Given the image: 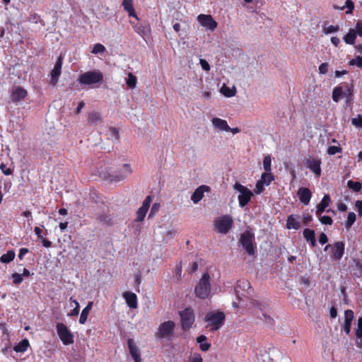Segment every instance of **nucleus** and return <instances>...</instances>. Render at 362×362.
<instances>
[{
	"label": "nucleus",
	"instance_id": "e2e57ef3",
	"mask_svg": "<svg viewBox=\"0 0 362 362\" xmlns=\"http://www.w3.org/2000/svg\"><path fill=\"white\" fill-rule=\"evenodd\" d=\"M152 199L151 196H147L142 203L141 207L148 210Z\"/></svg>",
	"mask_w": 362,
	"mask_h": 362
},
{
	"label": "nucleus",
	"instance_id": "13d9d810",
	"mask_svg": "<svg viewBox=\"0 0 362 362\" xmlns=\"http://www.w3.org/2000/svg\"><path fill=\"white\" fill-rule=\"evenodd\" d=\"M12 278L13 279V284H20L23 281V276L22 275L14 273L12 274Z\"/></svg>",
	"mask_w": 362,
	"mask_h": 362
},
{
	"label": "nucleus",
	"instance_id": "8fccbe9b",
	"mask_svg": "<svg viewBox=\"0 0 362 362\" xmlns=\"http://www.w3.org/2000/svg\"><path fill=\"white\" fill-rule=\"evenodd\" d=\"M105 51V47L100 43H98L94 45L93 49L92 50V53L97 54L103 53Z\"/></svg>",
	"mask_w": 362,
	"mask_h": 362
},
{
	"label": "nucleus",
	"instance_id": "864d4df0",
	"mask_svg": "<svg viewBox=\"0 0 362 362\" xmlns=\"http://www.w3.org/2000/svg\"><path fill=\"white\" fill-rule=\"evenodd\" d=\"M350 65H356L359 68H362V57L357 56L355 59L349 61Z\"/></svg>",
	"mask_w": 362,
	"mask_h": 362
},
{
	"label": "nucleus",
	"instance_id": "7ed1b4c3",
	"mask_svg": "<svg viewBox=\"0 0 362 362\" xmlns=\"http://www.w3.org/2000/svg\"><path fill=\"white\" fill-rule=\"evenodd\" d=\"M103 80V75L99 70L86 71L82 74L78 78V81L81 84L88 86L101 83Z\"/></svg>",
	"mask_w": 362,
	"mask_h": 362
},
{
	"label": "nucleus",
	"instance_id": "0e129e2a",
	"mask_svg": "<svg viewBox=\"0 0 362 362\" xmlns=\"http://www.w3.org/2000/svg\"><path fill=\"white\" fill-rule=\"evenodd\" d=\"M159 208H160L159 204H156V203L153 204L151 207L148 217L150 218V217L153 216L154 215V214L158 212L159 210Z\"/></svg>",
	"mask_w": 362,
	"mask_h": 362
},
{
	"label": "nucleus",
	"instance_id": "5fc2aeb1",
	"mask_svg": "<svg viewBox=\"0 0 362 362\" xmlns=\"http://www.w3.org/2000/svg\"><path fill=\"white\" fill-rule=\"evenodd\" d=\"M264 183L262 182V181H261L260 180H258L255 185V192L256 194L262 193L264 189Z\"/></svg>",
	"mask_w": 362,
	"mask_h": 362
},
{
	"label": "nucleus",
	"instance_id": "774afa93",
	"mask_svg": "<svg viewBox=\"0 0 362 362\" xmlns=\"http://www.w3.org/2000/svg\"><path fill=\"white\" fill-rule=\"evenodd\" d=\"M327 241H328L327 236L326 235V234H325V233H322L320 235V236H319V242H320L322 245H324V244H325Z\"/></svg>",
	"mask_w": 362,
	"mask_h": 362
},
{
	"label": "nucleus",
	"instance_id": "412c9836",
	"mask_svg": "<svg viewBox=\"0 0 362 362\" xmlns=\"http://www.w3.org/2000/svg\"><path fill=\"white\" fill-rule=\"evenodd\" d=\"M123 297L124 298L126 303L129 308H137V297L135 293L127 291L123 293Z\"/></svg>",
	"mask_w": 362,
	"mask_h": 362
},
{
	"label": "nucleus",
	"instance_id": "b1692460",
	"mask_svg": "<svg viewBox=\"0 0 362 362\" xmlns=\"http://www.w3.org/2000/svg\"><path fill=\"white\" fill-rule=\"evenodd\" d=\"M331 202L330 197L328 194H325L321 202L317 206L316 209V215L320 216L322 215L325 211V209L329 206Z\"/></svg>",
	"mask_w": 362,
	"mask_h": 362
},
{
	"label": "nucleus",
	"instance_id": "6ab92c4d",
	"mask_svg": "<svg viewBox=\"0 0 362 362\" xmlns=\"http://www.w3.org/2000/svg\"><path fill=\"white\" fill-rule=\"evenodd\" d=\"M354 319V312L351 310H346L344 312V324L343 325V330L349 334L351 331V322Z\"/></svg>",
	"mask_w": 362,
	"mask_h": 362
},
{
	"label": "nucleus",
	"instance_id": "680f3d73",
	"mask_svg": "<svg viewBox=\"0 0 362 362\" xmlns=\"http://www.w3.org/2000/svg\"><path fill=\"white\" fill-rule=\"evenodd\" d=\"M328 64L327 63H322L319 66V72L321 74H325L328 71Z\"/></svg>",
	"mask_w": 362,
	"mask_h": 362
},
{
	"label": "nucleus",
	"instance_id": "ddd939ff",
	"mask_svg": "<svg viewBox=\"0 0 362 362\" xmlns=\"http://www.w3.org/2000/svg\"><path fill=\"white\" fill-rule=\"evenodd\" d=\"M62 66V57H58V59L54 65V67L51 73L50 83L52 86H55L58 82L59 76L61 74V69Z\"/></svg>",
	"mask_w": 362,
	"mask_h": 362
},
{
	"label": "nucleus",
	"instance_id": "9b49d317",
	"mask_svg": "<svg viewBox=\"0 0 362 362\" xmlns=\"http://www.w3.org/2000/svg\"><path fill=\"white\" fill-rule=\"evenodd\" d=\"M199 23L204 27L213 31L217 27V23L213 19L211 15L200 14L197 17Z\"/></svg>",
	"mask_w": 362,
	"mask_h": 362
},
{
	"label": "nucleus",
	"instance_id": "2eb2a0df",
	"mask_svg": "<svg viewBox=\"0 0 362 362\" xmlns=\"http://www.w3.org/2000/svg\"><path fill=\"white\" fill-rule=\"evenodd\" d=\"M307 167L312 170L317 177H319L321 173L320 164L321 161L320 159L316 158H308L306 160Z\"/></svg>",
	"mask_w": 362,
	"mask_h": 362
},
{
	"label": "nucleus",
	"instance_id": "dca6fc26",
	"mask_svg": "<svg viewBox=\"0 0 362 362\" xmlns=\"http://www.w3.org/2000/svg\"><path fill=\"white\" fill-rule=\"evenodd\" d=\"M129 352L135 362H141L140 352L133 339L127 341Z\"/></svg>",
	"mask_w": 362,
	"mask_h": 362
},
{
	"label": "nucleus",
	"instance_id": "bb28decb",
	"mask_svg": "<svg viewBox=\"0 0 362 362\" xmlns=\"http://www.w3.org/2000/svg\"><path fill=\"white\" fill-rule=\"evenodd\" d=\"M357 35H358L356 30L354 28H350L347 34L343 37V40L348 45H354Z\"/></svg>",
	"mask_w": 362,
	"mask_h": 362
},
{
	"label": "nucleus",
	"instance_id": "f704fd0d",
	"mask_svg": "<svg viewBox=\"0 0 362 362\" xmlns=\"http://www.w3.org/2000/svg\"><path fill=\"white\" fill-rule=\"evenodd\" d=\"M29 346V342L27 339H23L14 346V351L16 352H24Z\"/></svg>",
	"mask_w": 362,
	"mask_h": 362
},
{
	"label": "nucleus",
	"instance_id": "49530a36",
	"mask_svg": "<svg viewBox=\"0 0 362 362\" xmlns=\"http://www.w3.org/2000/svg\"><path fill=\"white\" fill-rule=\"evenodd\" d=\"M339 30V25H329L327 27L323 26V32L325 34H330L333 33H337Z\"/></svg>",
	"mask_w": 362,
	"mask_h": 362
},
{
	"label": "nucleus",
	"instance_id": "72a5a7b5",
	"mask_svg": "<svg viewBox=\"0 0 362 362\" xmlns=\"http://www.w3.org/2000/svg\"><path fill=\"white\" fill-rule=\"evenodd\" d=\"M356 335L357 339H359L357 341V346L361 348L362 344V317L358 320V329Z\"/></svg>",
	"mask_w": 362,
	"mask_h": 362
},
{
	"label": "nucleus",
	"instance_id": "c03bdc74",
	"mask_svg": "<svg viewBox=\"0 0 362 362\" xmlns=\"http://www.w3.org/2000/svg\"><path fill=\"white\" fill-rule=\"evenodd\" d=\"M148 211V209L140 207L139 208L138 211H136V221H142L144 218H145L146 213Z\"/></svg>",
	"mask_w": 362,
	"mask_h": 362
},
{
	"label": "nucleus",
	"instance_id": "79ce46f5",
	"mask_svg": "<svg viewBox=\"0 0 362 362\" xmlns=\"http://www.w3.org/2000/svg\"><path fill=\"white\" fill-rule=\"evenodd\" d=\"M70 302L71 303H73L75 305V308L72 310L71 313L68 314V316H76L79 313V303L78 301L75 299H74L72 297L70 298Z\"/></svg>",
	"mask_w": 362,
	"mask_h": 362
},
{
	"label": "nucleus",
	"instance_id": "6e6552de",
	"mask_svg": "<svg viewBox=\"0 0 362 362\" xmlns=\"http://www.w3.org/2000/svg\"><path fill=\"white\" fill-rule=\"evenodd\" d=\"M233 222L230 216L225 215L214 221V226L220 233L226 234L231 228Z\"/></svg>",
	"mask_w": 362,
	"mask_h": 362
},
{
	"label": "nucleus",
	"instance_id": "4be33fe9",
	"mask_svg": "<svg viewBox=\"0 0 362 362\" xmlns=\"http://www.w3.org/2000/svg\"><path fill=\"white\" fill-rule=\"evenodd\" d=\"M346 91L344 92V95L346 97V105L350 106L354 103V86L352 84L346 83Z\"/></svg>",
	"mask_w": 362,
	"mask_h": 362
},
{
	"label": "nucleus",
	"instance_id": "c756f323",
	"mask_svg": "<svg viewBox=\"0 0 362 362\" xmlns=\"http://www.w3.org/2000/svg\"><path fill=\"white\" fill-rule=\"evenodd\" d=\"M286 226L288 229L298 230L300 228V222L296 218L294 215H291L288 217L286 221Z\"/></svg>",
	"mask_w": 362,
	"mask_h": 362
},
{
	"label": "nucleus",
	"instance_id": "f8f14e48",
	"mask_svg": "<svg viewBox=\"0 0 362 362\" xmlns=\"http://www.w3.org/2000/svg\"><path fill=\"white\" fill-rule=\"evenodd\" d=\"M345 250L344 243L341 241L336 242L332 247V258L334 260H339Z\"/></svg>",
	"mask_w": 362,
	"mask_h": 362
},
{
	"label": "nucleus",
	"instance_id": "58836bf2",
	"mask_svg": "<svg viewBox=\"0 0 362 362\" xmlns=\"http://www.w3.org/2000/svg\"><path fill=\"white\" fill-rule=\"evenodd\" d=\"M274 180V176L269 172H265L262 174L260 180L262 181L265 185H269Z\"/></svg>",
	"mask_w": 362,
	"mask_h": 362
},
{
	"label": "nucleus",
	"instance_id": "5701e85b",
	"mask_svg": "<svg viewBox=\"0 0 362 362\" xmlns=\"http://www.w3.org/2000/svg\"><path fill=\"white\" fill-rule=\"evenodd\" d=\"M134 29L142 38L146 41L147 37L150 33V27L148 25H136Z\"/></svg>",
	"mask_w": 362,
	"mask_h": 362
},
{
	"label": "nucleus",
	"instance_id": "423d86ee",
	"mask_svg": "<svg viewBox=\"0 0 362 362\" xmlns=\"http://www.w3.org/2000/svg\"><path fill=\"white\" fill-rule=\"evenodd\" d=\"M233 189L240 193L238 197L239 206L243 208L251 200V198L252 197V192H251L250 189L242 185L239 182L235 183V185H233Z\"/></svg>",
	"mask_w": 362,
	"mask_h": 362
},
{
	"label": "nucleus",
	"instance_id": "de8ad7c7",
	"mask_svg": "<svg viewBox=\"0 0 362 362\" xmlns=\"http://www.w3.org/2000/svg\"><path fill=\"white\" fill-rule=\"evenodd\" d=\"M319 221L321 222V223L325 225H332V218L329 216H317Z\"/></svg>",
	"mask_w": 362,
	"mask_h": 362
},
{
	"label": "nucleus",
	"instance_id": "aec40b11",
	"mask_svg": "<svg viewBox=\"0 0 362 362\" xmlns=\"http://www.w3.org/2000/svg\"><path fill=\"white\" fill-rule=\"evenodd\" d=\"M211 122L213 126L220 131L229 132L230 130V127L228 126L227 122L224 119L214 117L212 119Z\"/></svg>",
	"mask_w": 362,
	"mask_h": 362
},
{
	"label": "nucleus",
	"instance_id": "ea45409f",
	"mask_svg": "<svg viewBox=\"0 0 362 362\" xmlns=\"http://www.w3.org/2000/svg\"><path fill=\"white\" fill-rule=\"evenodd\" d=\"M263 166L265 172H271L272 170V158L270 156H266L263 160Z\"/></svg>",
	"mask_w": 362,
	"mask_h": 362
},
{
	"label": "nucleus",
	"instance_id": "603ef678",
	"mask_svg": "<svg viewBox=\"0 0 362 362\" xmlns=\"http://www.w3.org/2000/svg\"><path fill=\"white\" fill-rule=\"evenodd\" d=\"M259 318L264 321L268 326L272 327L274 324V320L269 315L266 314H262V317H259Z\"/></svg>",
	"mask_w": 362,
	"mask_h": 362
},
{
	"label": "nucleus",
	"instance_id": "6e6d98bb",
	"mask_svg": "<svg viewBox=\"0 0 362 362\" xmlns=\"http://www.w3.org/2000/svg\"><path fill=\"white\" fill-rule=\"evenodd\" d=\"M351 123L357 127H362V115H358L357 117L352 118Z\"/></svg>",
	"mask_w": 362,
	"mask_h": 362
},
{
	"label": "nucleus",
	"instance_id": "4d7b16f0",
	"mask_svg": "<svg viewBox=\"0 0 362 362\" xmlns=\"http://www.w3.org/2000/svg\"><path fill=\"white\" fill-rule=\"evenodd\" d=\"M341 151V148L339 146H332L327 149V153L329 155H334Z\"/></svg>",
	"mask_w": 362,
	"mask_h": 362
},
{
	"label": "nucleus",
	"instance_id": "393cba45",
	"mask_svg": "<svg viewBox=\"0 0 362 362\" xmlns=\"http://www.w3.org/2000/svg\"><path fill=\"white\" fill-rule=\"evenodd\" d=\"M27 95V91L21 87L16 88L11 95L12 100L14 102L24 99Z\"/></svg>",
	"mask_w": 362,
	"mask_h": 362
},
{
	"label": "nucleus",
	"instance_id": "20e7f679",
	"mask_svg": "<svg viewBox=\"0 0 362 362\" xmlns=\"http://www.w3.org/2000/svg\"><path fill=\"white\" fill-rule=\"evenodd\" d=\"M209 281L210 276L209 273H205L194 289L195 294L197 297L202 299H205L209 296L211 291Z\"/></svg>",
	"mask_w": 362,
	"mask_h": 362
},
{
	"label": "nucleus",
	"instance_id": "bf43d9fd",
	"mask_svg": "<svg viewBox=\"0 0 362 362\" xmlns=\"http://www.w3.org/2000/svg\"><path fill=\"white\" fill-rule=\"evenodd\" d=\"M354 29L356 30L358 36L362 37V19L356 22Z\"/></svg>",
	"mask_w": 362,
	"mask_h": 362
},
{
	"label": "nucleus",
	"instance_id": "4c0bfd02",
	"mask_svg": "<svg viewBox=\"0 0 362 362\" xmlns=\"http://www.w3.org/2000/svg\"><path fill=\"white\" fill-rule=\"evenodd\" d=\"M136 82H137L136 77L134 75H133V74L129 73L128 74V78L126 81V83H127V86L130 88L133 89V88H134L136 87Z\"/></svg>",
	"mask_w": 362,
	"mask_h": 362
},
{
	"label": "nucleus",
	"instance_id": "2f4dec72",
	"mask_svg": "<svg viewBox=\"0 0 362 362\" xmlns=\"http://www.w3.org/2000/svg\"><path fill=\"white\" fill-rule=\"evenodd\" d=\"M344 95V90L341 86H337L332 90V100L338 103L340 98Z\"/></svg>",
	"mask_w": 362,
	"mask_h": 362
},
{
	"label": "nucleus",
	"instance_id": "37998d69",
	"mask_svg": "<svg viewBox=\"0 0 362 362\" xmlns=\"http://www.w3.org/2000/svg\"><path fill=\"white\" fill-rule=\"evenodd\" d=\"M356 218V216L354 212H349L347 216V220L346 221L345 226L346 228H349L354 224Z\"/></svg>",
	"mask_w": 362,
	"mask_h": 362
},
{
	"label": "nucleus",
	"instance_id": "a211bd4d",
	"mask_svg": "<svg viewBox=\"0 0 362 362\" xmlns=\"http://www.w3.org/2000/svg\"><path fill=\"white\" fill-rule=\"evenodd\" d=\"M300 201L305 205H308L310 201L312 193L308 188L300 187L298 191Z\"/></svg>",
	"mask_w": 362,
	"mask_h": 362
},
{
	"label": "nucleus",
	"instance_id": "3c124183",
	"mask_svg": "<svg viewBox=\"0 0 362 362\" xmlns=\"http://www.w3.org/2000/svg\"><path fill=\"white\" fill-rule=\"evenodd\" d=\"M90 310H88V309H83L79 318V322L81 324H84L86 322Z\"/></svg>",
	"mask_w": 362,
	"mask_h": 362
},
{
	"label": "nucleus",
	"instance_id": "338daca9",
	"mask_svg": "<svg viewBox=\"0 0 362 362\" xmlns=\"http://www.w3.org/2000/svg\"><path fill=\"white\" fill-rule=\"evenodd\" d=\"M100 221L103 222V223L110 224L111 218L109 216L107 215H102L100 216Z\"/></svg>",
	"mask_w": 362,
	"mask_h": 362
},
{
	"label": "nucleus",
	"instance_id": "a18cd8bd",
	"mask_svg": "<svg viewBox=\"0 0 362 362\" xmlns=\"http://www.w3.org/2000/svg\"><path fill=\"white\" fill-rule=\"evenodd\" d=\"M176 235H177V230L175 229L168 230L165 232V235L163 236V242H168L170 239H172L174 237H175Z\"/></svg>",
	"mask_w": 362,
	"mask_h": 362
},
{
	"label": "nucleus",
	"instance_id": "f257e3e1",
	"mask_svg": "<svg viewBox=\"0 0 362 362\" xmlns=\"http://www.w3.org/2000/svg\"><path fill=\"white\" fill-rule=\"evenodd\" d=\"M132 171L129 164H124L117 171L110 170V172H101L100 176L103 179L110 180L111 181L119 182L132 174Z\"/></svg>",
	"mask_w": 362,
	"mask_h": 362
},
{
	"label": "nucleus",
	"instance_id": "7c9ffc66",
	"mask_svg": "<svg viewBox=\"0 0 362 362\" xmlns=\"http://www.w3.org/2000/svg\"><path fill=\"white\" fill-rule=\"evenodd\" d=\"M333 8L335 10H344L345 8H347V11L346 13L349 14L351 13L354 9V4L351 0H346L345 5L340 7L336 5H334Z\"/></svg>",
	"mask_w": 362,
	"mask_h": 362
},
{
	"label": "nucleus",
	"instance_id": "cd10ccee",
	"mask_svg": "<svg viewBox=\"0 0 362 362\" xmlns=\"http://www.w3.org/2000/svg\"><path fill=\"white\" fill-rule=\"evenodd\" d=\"M103 118L100 114L98 112H91L88 114V122L90 125H97L101 123Z\"/></svg>",
	"mask_w": 362,
	"mask_h": 362
},
{
	"label": "nucleus",
	"instance_id": "473e14b6",
	"mask_svg": "<svg viewBox=\"0 0 362 362\" xmlns=\"http://www.w3.org/2000/svg\"><path fill=\"white\" fill-rule=\"evenodd\" d=\"M207 338L204 335H200L197 338V343L200 344V349L203 351H206L209 349L211 344L209 343H204L206 341Z\"/></svg>",
	"mask_w": 362,
	"mask_h": 362
},
{
	"label": "nucleus",
	"instance_id": "4468645a",
	"mask_svg": "<svg viewBox=\"0 0 362 362\" xmlns=\"http://www.w3.org/2000/svg\"><path fill=\"white\" fill-rule=\"evenodd\" d=\"M252 287L250 284L247 280H240L237 283V286L235 288V292L238 298H241V296H245L243 293L240 294V291H245L247 294H250Z\"/></svg>",
	"mask_w": 362,
	"mask_h": 362
},
{
	"label": "nucleus",
	"instance_id": "a878e982",
	"mask_svg": "<svg viewBox=\"0 0 362 362\" xmlns=\"http://www.w3.org/2000/svg\"><path fill=\"white\" fill-rule=\"evenodd\" d=\"M303 237L307 242H309L311 247H314L316 245L315 233L313 230L305 228L303 230Z\"/></svg>",
	"mask_w": 362,
	"mask_h": 362
},
{
	"label": "nucleus",
	"instance_id": "0eeeda50",
	"mask_svg": "<svg viewBox=\"0 0 362 362\" xmlns=\"http://www.w3.org/2000/svg\"><path fill=\"white\" fill-rule=\"evenodd\" d=\"M56 328L57 334L64 345H69L74 343V335L64 323L58 322Z\"/></svg>",
	"mask_w": 362,
	"mask_h": 362
},
{
	"label": "nucleus",
	"instance_id": "a19ab883",
	"mask_svg": "<svg viewBox=\"0 0 362 362\" xmlns=\"http://www.w3.org/2000/svg\"><path fill=\"white\" fill-rule=\"evenodd\" d=\"M107 134L110 139L112 141H117L119 139V132L116 128L111 127L107 131Z\"/></svg>",
	"mask_w": 362,
	"mask_h": 362
},
{
	"label": "nucleus",
	"instance_id": "052dcab7",
	"mask_svg": "<svg viewBox=\"0 0 362 362\" xmlns=\"http://www.w3.org/2000/svg\"><path fill=\"white\" fill-rule=\"evenodd\" d=\"M199 63L203 70L206 71L210 70V65L205 59H200Z\"/></svg>",
	"mask_w": 362,
	"mask_h": 362
},
{
	"label": "nucleus",
	"instance_id": "f3484780",
	"mask_svg": "<svg viewBox=\"0 0 362 362\" xmlns=\"http://www.w3.org/2000/svg\"><path fill=\"white\" fill-rule=\"evenodd\" d=\"M209 190V187L206 185H201L197 187L195 191L193 192L191 197L192 201L194 204H197L204 197V192H208Z\"/></svg>",
	"mask_w": 362,
	"mask_h": 362
},
{
	"label": "nucleus",
	"instance_id": "e433bc0d",
	"mask_svg": "<svg viewBox=\"0 0 362 362\" xmlns=\"http://www.w3.org/2000/svg\"><path fill=\"white\" fill-rule=\"evenodd\" d=\"M347 186L349 189H351L353 191L358 192L361 189L362 184L359 182L349 180L347 182Z\"/></svg>",
	"mask_w": 362,
	"mask_h": 362
},
{
	"label": "nucleus",
	"instance_id": "39448f33",
	"mask_svg": "<svg viewBox=\"0 0 362 362\" xmlns=\"http://www.w3.org/2000/svg\"><path fill=\"white\" fill-rule=\"evenodd\" d=\"M175 327V322L171 320L161 323L155 333V337L158 339H165L169 340L174 333Z\"/></svg>",
	"mask_w": 362,
	"mask_h": 362
},
{
	"label": "nucleus",
	"instance_id": "09e8293b",
	"mask_svg": "<svg viewBox=\"0 0 362 362\" xmlns=\"http://www.w3.org/2000/svg\"><path fill=\"white\" fill-rule=\"evenodd\" d=\"M221 93L226 97H232L235 95V89H230L229 88L226 86H223L221 88Z\"/></svg>",
	"mask_w": 362,
	"mask_h": 362
},
{
	"label": "nucleus",
	"instance_id": "f03ea898",
	"mask_svg": "<svg viewBox=\"0 0 362 362\" xmlns=\"http://www.w3.org/2000/svg\"><path fill=\"white\" fill-rule=\"evenodd\" d=\"M225 314L223 312H209L204 317V321L207 322V327H210L211 332L219 329L225 321Z\"/></svg>",
	"mask_w": 362,
	"mask_h": 362
},
{
	"label": "nucleus",
	"instance_id": "c85d7f7f",
	"mask_svg": "<svg viewBox=\"0 0 362 362\" xmlns=\"http://www.w3.org/2000/svg\"><path fill=\"white\" fill-rule=\"evenodd\" d=\"M122 6L124 9L128 12L129 16H133L138 19V17L135 13L134 6H133V1L132 0H123Z\"/></svg>",
	"mask_w": 362,
	"mask_h": 362
},
{
	"label": "nucleus",
	"instance_id": "c9c22d12",
	"mask_svg": "<svg viewBox=\"0 0 362 362\" xmlns=\"http://www.w3.org/2000/svg\"><path fill=\"white\" fill-rule=\"evenodd\" d=\"M15 257V252L13 250L8 251L6 254H4L1 258L0 261L3 263H9L11 262Z\"/></svg>",
	"mask_w": 362,
	"mask_h": 362
},
{
	"label": "nucleus",
	"instance_id": "69168bd1",
	"mask_svg": "<svg viewBox=\"0 0 362 362\" xmlns=\"http://www.w3.org/2000/svg\"><path fill=\"white\" fill-rule=\"evenodd\" d=\"M312 220H313V218L309 214H303V222L305 225H308Z\"/></svg>",
	"mask_w": 362,
	"mask_h": 362
},
{
	"label": "nucleus",
	"instance_id": "1a4fd4ad",
	"mask_svg": "<svg viewBox=\"0 0 362 362\" xmlns=\"http://www.w3.org/2000/svg\"><path fill=\"white\" fill-rule=\"evenodd\" d=\"M255 236L252 233L246 231L241 234L240 243L249 255L255 254Z\"/></svg>",
	"mask_w": 362,
	"mask_h": 362
},
{
	"label": "nucleus",
	"instance_id": "9d476101",
	"mask_svg": "<svg viewBox=\"0 0 362 362\" xmlns=\"http://www.w3.org/2000/svg\"><path fill=\"white\" fill-rule=\"evenodd\" d=\"M182 322V328L184 330L189 329L194 322V311L190 308H187L180 312Z\"/></svg>",
	"mask_w": 362,
	"mask_h": 362
}]
</instances>
